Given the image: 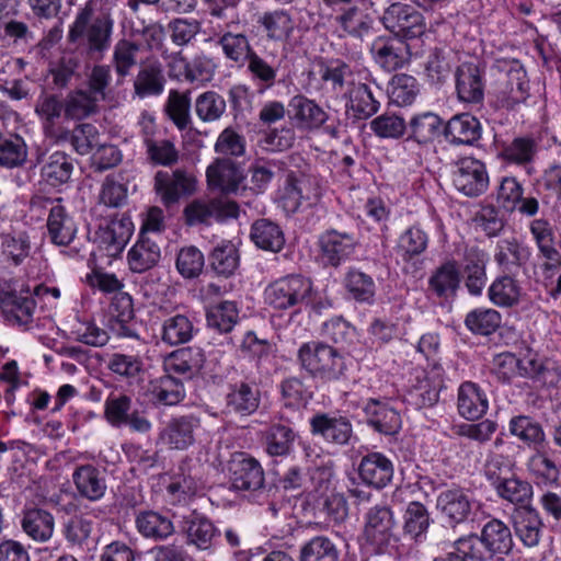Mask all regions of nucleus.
I'll return each mask as SVG.
<instances>
[{
	"label": "nucleus",
	"mask_w": 561,
	"mask_h": 561,
	"mask_svg": "<svg viewBox=\"0 0 561 561\" xmlns=\"http://www.w3.org/2000/svg\"><path fill=\"white\" fill-rule=\"evenodd\" d=\"M363 546L374 554H394L401 538L393 511L386 504L369 507L363 516L360 535Z\"/></svg>",
	"instance_id": "nucleus-1"
},
{
	"label": "nucleus",
	"mask_w": 561,
	"mask_h": 561,
	"mask_svg": "<svg viewBox=\"0 0 561 561\" xmlns=\"http://www.w3.org/2000/svg\"><path fill=\"white\" fill-rule=\"evenodd\" d=\"M297 360L309 376L324 382L339 380L346 370L344 357L332 346L318 341L302 343Z\"/></svg>",
	"instance_id": "nucleus-2"
},
{
	"label": "nucleus",
	"mask_w": 561,
	"mask_h": 561,
	"mask_svg": "<svg viewBox=\"0 0 561 561\" xmlns=\"http://www.w3.org/2000/svg\"><path fill=\"white\" fill-rule=\"evenodd\" d=\"M314 289L310 278L290 274L275 279L264 289V300L275 310H301L313 304Z\"/></svg>",
	"instance_id": "nucleus-3"
},
{
	"label": "nucleus",
	"mask_w": 561,
	"mask_h": 561,
	"mask_svg": "<svg viewBox=\"0 0 561 561\" xmlns=\"http://www.w3.org/2000/svg\"><path fill=\"white\" fill-rule=\"evenodd\" d=\"M114 21L108 13H93L91 2L79 10L68 33L70 42L84 39L90 50L102 51L108 47Z\"/></svg>",
	"instance_id": "nucleus-4"
},
{
	"label": "nucleus",
	"mask_w": 561,
	"mask_h": 561,
	"mask_svg": "<svg viewBox=\"0 0 561 561\" xmlns=\"http://www.w3.org/2000/svg\"><path fill=\"white\" fill-rule=\"evenodd\" d=\"M330 5H341L334 18L340 36L363 38L373 30L376 10L373 0H324Z\"/></svg>",
	"instance_id": "nucleus-5"
},
{
	"label": "nucleus",
	"mask_w": 561,
	"mask_h": 561,
	"mask_svg": "<svg viewBox=\"0 0 561 561\" xmlns=\"http://www.w3.org/2000/svg\"><path fill=\"white\" fill-rule=\"evenodd\" d=\"M412 383L407 393V401L415 408L434 405L439 399L444 387V368L434 363L427 368L416 369Z\"/></svg>",
	"instance_id": "nucleus-6"
},
{
	"label": "nucleus",
	"mask_w": 561,
	"mask_h": 561,
	"mask_svg": "<svg viewBox=\"0 0 561 561\" xmlns=\"http://www.w3.org/2000/svg\"><path fill=\"white\" fill-rule=\"evenodd\" d=\"M289 107L298 128L314 131L323 127L331 137H339L340 123L331 122L330 114L314 100L300 94L295 95L289 102Z\"/></svg>",
	"instance_id": "nucleus-7"
},
{
	"label": "nucleus",
	"mask_w": 561,
	"mask_h": 561,
	"mask_svg": "<svg viewBox=\"0 0 561 561\" xmlns=\"http://www.w3.org/2000/svg\"><path fill=\"white\" fill-rule=\"evenodd\" d=\"M453 184L469 197L482 195L489 187V173L485 164L474 157H462L453 163Z\"/></svg>",
	"instance_id": "nucleus-8"
},
{
	"label": "nucleus",
	"mask_w": 561,
	"mask_h": 561,
	"mask_svg": "<svg viewBox=\"0 0 561 561\" xmlns=\"http://www.w3.org/2000/svg\"><path fill=\"white\" fill-rule=\"evenodd\" d=\"M385 27L397 36L413 38L424 31V20L421 12L405 3H393L386 9L381 16Z\"/></svg>",
	"instance_id": "nucleus-9"
},
{
	"label": "nucleus",
	"mask_w": 561,
	"mask_h": 561,
	"mask_svg": "<svg viewBox=\"0 0 561 561\" xmlns=\"http://www.w3.org/2000/svg\"><path fill=\"white\" fill-rule=\"evenodd\" d=\"M231 488L237 491H256L264 485L260 462L244 453H236L228 463Z\"/></svg>",
	"instance_id": "nucleus-10"
},
{
	"label": "nucleus",
	"mask_w": 561,
	"mask_h": 561,
	"mask_svg": "<svg viewBox=\"0 0 561 561\" xmlns=\"http://www.w3.org/2000/svg\"><path fill=\"white\" fill-rule=\"evenodd\" d=\"M239 206L228 199H195L184 209L186 224L190 226L210 224L211 220L237 218Z\"/></svg>",
	"instance_id": "nucleus-11"
},
{
	"label": "nucleus",
	"mask_w": 561,
	"mask_h": 561,
	"mask_svg": "<svg viewBox=\"0 0 561 561\" xmlns=\"http://www.w3.org/2000/svg\"><path fill=\"white\" fill-rule=\"evenodd\" d=\"M201 420L191 414L171 419L161 430L159 443L174 450H186L196 440Z\"/></svg>",
	"instance_id": "nucleus-12"
},
{
	"label": "nucleus",
	"mask_w": 561,
	"mask_h": 561,
	"mask_svg": "<svg viewBox=\"0 0 561 561\" xmlns=\"http://www.w3.org/2000/svg\"><path fill=\"white\" fill-rule=\"evenodd\" d=\"M476 501L470 491L453 488L439 493L436 506L449 525L461 524L469 518Z\"/></svg>",
	"instance_id": "nucleus-13"
},
{
	"label": "nucleus",
	"mask_w": 561,
	"mask_h": 561,
	"mask_svg": "<svg viewBox=\"0 0 561 561\" xmlns=\"http://www.w3.org/2000/svg\"><path fill=\"white\" fill-rule=\"evenodd\" d=\"M320 195L319 187L313 186L310 180L297 179L289 174L279 190L278 203L287 214H294L302 205V202L316 203Z\"/></svg>",
	"instance_id": "nucleus-14"
},
{
	"label": "nucleus",
	"mask_w": 561,
	"mask_h": 561,
	"mask_svg": "<svg viewBox=\"0 0 561 561\" xmlns=\"http://www.w3.org/2000/svg\"><path fill=\"white\" fill-rule=\"evenodd\" d=\"M528 228L539 255L545 259L543 267L546 270L558 268L561 265V253L557 249L553 225L548 219L537 218L529 222Z\"/></svg>",
	"instance_id": "nucleus-15"
},
{
	"label": "nucleus",
	"mask_w": 561,
	"mask_h": 561,
	"mask_svg": "<svg viewBox=\"0 0 561 561\" xmlns=\"http://www.w3.org/2000/svg\"><path fill=\"white\" fill-rule=\"evenodd\" d=\"M357 240L354 234L329 230L319 238L321 255L327 263L339 266L346 261L355 251Z\"/></svg>",
	"instance_id": "nucleus-16"
},
{
	"label": "nucleus",
	"mask_w": 561,
	"mask_h": 561,
	"mask_svg": "<svg viewBox=\"0 0 561 561\" xmlns=\"http://www.w3.org/2000/svg\"><path fill=\"white\" fill-rule=\"evenodd\" d=\"M393 472L392 461L379 451L365 455L358 466V473L363 482L375 489L388 485L393 478Z\"/></svg>",
	"instance_id": "nucleus-17"
},
{
	"label": "nucleus",
	"mask_w": 561,
	"mask_h": 561,
	"mask_svg": "<svg viewBox=\"0 0 561 561\" xmlns=\"http://www.w3.org/2000/svg\"><path fill=\"white\" fill-rule=\"evenodd\" d=\"M311 433L334 445H346L353 435L351 422L340 415L317 414L310 420Z\"/></svg>",
	"instance_id": "nucleus-18"
},
{
	"label": "nucleus",
	"mask_w": 561,
	"mask_h": 561,
	"mask_svg": "<svg viewBox=\"0 0 561 561\" xmlns=\"http://www.w3.org/2000/svg\"><path fill=\"white\" fill-rule=\"evenodd\" d=\"M154 187L164 205L176 203L181 196L194 191V179L182 170L173 173L159 171L154 176Z\"/></svg>",
	"instance_id": "nucleus-19"
},
{
	"label": "nucleus",
	"mask_w": 561,
	"mask_h": 561,
	"mask_svg": "<svg viewBox=\"0 0 561 561\" xmlns=\"http://www.w3.org/2000/svg\"><path fill=\"white\" fill-rule=\"evenodd\" d=\"M137 531L146 539L163 541L175 533V526L168 513L147 510L136 515Z\"/></svg>",
	"instance_id": "nucleus-20"
},
{
	"label": "nucleus",
	"mask_w": 561,
	"mask_h": 561,
	"mask_svg": "<svg viewBox=\"0 0 561 561\" xmlns=\"http://www.w3.org/2000/svg\"><path fill=\"white\" fill-rule=\"evenodd\" d=\"M344 99L346 113L357 121L370 118L380 108V102L366 82H355Z\"/></svg>",
	"instance_id": "nucleus-21"
},
{
	"label": "nucleus",
	"mask_w": 561,
	"mask_h": 561,
	"mask_svg": "<svg viewBox=\"0 0 561 561\" xmlns=\"http://www.w3.org/2000/svg\"><path fill=\"white\" fill-rule=\"evenodd\" d=\"M523 187L515 178H504L497 190V199L510 210L517 209L520 214L533 217L539 210L535 197H523Z\"/></svg>",
	"instance_id": "nucleus-22"
},
{
	"label": "nucleus",
	"mask_w": 561,
	"mask_h": 561,
	"mask_svg": "<svg viewBox=\"0 0 561 561\" xmlns=\"http://www.w3.org/2000/svg\"><path fill=\"white\" fill-rule=\"evenodd\" d=\"M457 409L466 420H478L489 409V400L479 385L465 381L458 388Z\"/></svg>",
	"instance_id": "nucleus-23"
},
{
	"label": "nucleus",
	"mask_w": 561,
	"mask_h": 561,
	"mask_svg": "<svg viewBox=\"0 0 561 561\" xmlns=\"http://www.w3.org/2000/svg\"><path fill=\"white\" fill-rule=\"evenodd\" d=\"M48 234L53 243L67 245L76 237L77 226L61 205L60 199L49 202Z\"/></svg>",
	"instance_id": "nucleus-24"
},
{
	"label": "nucleus",
	"mask_w": 561,
	"mask_h": 561,
	"mask_svg": "<svg viewBox=\"0 0 561 561\" xmlns=\"http://www.w3.org/2000/svg\"><path fill=\"white\" fill-rule=\"evenodd\" d=\"M183 531L186 535L188 545L198 550H208L211 548L215 538L218 536V529L214 523L204 515L192 513L183 520Z\"/></svg>",
	"instance_id": "nucleus-25"
},
{
	"label": "nucleus",
	"mask_w": 561,
	"mask_h": 561,
	"mask_svg": "<svg viewBox=\"0 0 561 561\" xmlns=\"http://www.w3.org/2000/svg\"><path fill=\"white\" fill-rule=\"evenodd\" d=\"M134 309L131 297L127 294L115 296L110 306L108 327L118 337H135L136 330L133 324Z\"/></svg>",
	"instance_id": "nucleus-26"
},
{
	"label": "nucleus",
	"mask_w": 561,
	"mask_h": 561,
	"mask_svg": "<svg viewBox=\"0 0 561 561\" xmlns=\"http://www.w3.org/2000/svg\"><path fill=\"white\" fill-rule=\"evenodd\" d=\"M260 401V390L253 383L240 381L228 387L226 407L231 412L250 415L257 410Z\"/></svg>",
	"instance_id": "nucleus-27"
},
{
	"label": "nucleus",
	"mask_w": 561,
	"mask_h": 561,
	"mask_svg": "<svg viewBox=\"0 0 561 561\" xmlns=\"http://www.w3.org/2000/svg\"><path fill=\"white\" fill-rule=\"evenodd\" d=\"M502 69L506 72L507 81L503 100L506 107L523 103L528 98L529 84L526 71L517 60L503 61Z\"/></svg>",
	"instance_id": "nucleus-28"
},
{
	"label": "nucleus",
	"mask_w": 561,
	"mask_h": 561,
	"mask_svg": "<svg viewBox=\"0 0 561 561\" xmlns=\"http://www.w3.org/2000/svg\"><path fill=\"white\" fill-rule=\"evenodd\" d=\"M456 89L462 102L477 104L483 100L484 83L478 66L467 62L458 67Z\"/></svg>",
	"instance_id": "nucleus-29"
},
{
	"label": "nucleus",
	"mask_w": 561,
	"mask_h": 561,
	"mask_svg": "<svg viewBox=\"0 0 561 561\" xmlns=\"http://www.w3.org/2000/svg\"><path fill=\"white\" fill-rule=\"evenodd\" d=\"M375 61L387 71H393L407 61L408 46L400 39L376 38L371 44Z\"/></svg>",
	"instance_id": "nucleus-30"
},
{
	"label": "nucleus",
	"mask_w": 561,
	"mask_h": 561,
	"mask_svg": "<svg viewBox=\"0 0 561 561\" xmlns=\"http://www.w3.org/2000/svg\"><path fill=\"white\" fill-rule=\"evenodd\" d=\"M211 187L224 193H237L243 180L242 171L230 160H217L206 171Z\"/></svg>",
	"instance_id": "nucleus-31"
},
{
	"label": "nucleus",
	"mask_w": 561,
	"mask_h": 561,
	"mask_svg": "<svg viewBox=\"0 0 561 561\" xmlns=\"http://www.w3.org/2000/svg\"><path fill=\"white\" fill-rule=\"evenodd\" d=\"M481 131L480 122L467 113L455 115L445 126L446 139L455 145H473L480 139Z\"/></svg>",
	"instance_id": "nucleus-32"
},
{
	"label": "nucleus",
	"mask_w": 561,
	"mask_h": 561,
	"mask_svg": "<svg viewBox=\"0 0 561 561\" xmlns=\"http://www.w3.org/2000/svg\"><path fill=\"white\" fill-rule=\"evenodd\" d=\"M205 362L204 354L197 347H183L172 352L163 362L164 370L170 374H178L192 377L198 373Z\"/></svg>",
	"instance_id": "nucleus-33"
},
{
	"label": "nucleus",
	"mask_w": 561,
	"mask_h": 561,
	"mask_svg": "<svg viewBox=\"0 0 561 561\" xmlns=\"http://www.w3.org/2000/svg\"><path fill=\"white\" fill-rule=\"evenodd\" d=\"M512 519L516 536L526 547L531 548L539 543L541 520L534 508L522 505L514 510Z\"/></svg>",
	"instance_id": "nucleus-34"
},
{
	"label": "nucleus",
	"mask_w": 561,
	"mask_h": 561,
	"mask_svg": "<svg viewBox=\"0 0 561 561\" xmlns=\"http://www.w3.org/2000/svg\"><path fill=\"white\" fill-rule=\"evenodd\" d=\"M364 412L368 423L379 433L393 435L401 427V416L388 403L370 400L366 403Z\"/></svg>",
	"instance_id": "nucleus-35"
},
{
	"label": "nucleus",
	"mask_w": 561,
	"mask_h": 561,
	"mask_svg": "<svg viewBox=\"0 0 561 561\" xmlns=\"http://www.w3.org/2000/svg\"><path fill=\"white\" fill-rule=\"evenodd\" d=\"M77 491L90 501L101 500L106 491L104 473L92 465L78 467L73 474Z\"/></svg>",
	"instance_id": "nucleus-36"
},
{
	"label": "nucleus",
	"mask_w": 561,
	"mask_h": 561,
	"mask_svg": "<svg viewBox=\"0 0 561 561\" xmlns=\"http://www.w3.org/2000/svg\"><path fill=\"white\" fill-rule=\"evenodd\" d=\"M160 257V247L148 236H139L127 254L129 268L134 273H144L151 270L158 264Z\"/></svg>",
	"instance_id": "nucleus-37"
},
{
	"label": "nucleus",
	"mask_w": 561,
	"mask_h": 561,
	"mask_svg": "<svg viewBox=\"0 0 561 561\" xmlns=\"http://www.w3.org/2000/svg\"><path fill=\"white\" fill-rule=\"evenodd\" d=\"M30 238L24 231L10 230L0 233V257L9 265L18 266L28 257Z\"/></svg>",
	"instance_id": "nucleus-38"
},
{
	"label": "nucleus",
	"mask_w": 561,
	"mask_h": 561,
	"mask_svg": "<svg viewBox=\"0 0 561 561\" xmlns=\"http://www.w3.org/2000/svg\"><path fill=\"white\" fill-rule=\"evenodd\" d=\"M523 288L513 274L497 276L488 288L489 299L499 307L507 308L519 304Z\"/></svg>",
	"instance_id": "nucleus-39"
},
{
	"label": "nucleus",
	"mask_w": 561,
	"mask_h": 561,
	"mask_svg": "<svg viewBox=\"0 0 561 561\" xmlns=\"http://www.w3.org/2000/svg\"><path fill=\"white\" fill-rule=\"evenodd\" d=\"M481 538L491 557L508 554L514 545L511 529L500 519L489 520L481 530Z\"/></svg>",
	"instance_id": "nucleus-40"
},
{
	"label": "nucleus",
	"mask_w": 561,
	"mask_h": 561,
	"mask_svg": "<svg viewBox=\"0 0 561 561\" xmlns=\"http://www.w3.org/2000/svg\"><path fill=\"white\" fill-rule=\"evenodd\" d=\"M528 251L515 239L497 241L494 250V261L499 268L506 274H514L528 259Z\"/></svg>",
	"instance_id": "nucleus-41"
},
{
	"label": "nucleus",
	"mask_w": 561,
	"mask_h": 561,
	"mask_svg": "<svg viewBox=\"0 0 561 561\" xmlns=\"http://www.w3.org/2000/svg\"><path fill=\"white\" fill-rule=\"evenodd\" d=\"M320 76L323 89L335 99H344L356 82L354 73L345 64L328 66L321 70Z\"/></svg>",
	"instance_id": "nucleus-42"
},
{
	"label": "nucleus",
	"mask_w": 561,
	"mask_h": 561,
	"mask_svg": "<svg viewBox=\"0 0 561 561\" xmlns=\"http://www.w3.org/2000/svg\"><path fill=\"white\" fill-rule=\"evenodd\" d=\"M432 519L427 508L420 502H410L403 514V531L413 541H425Z\"/></svg>",
	"instance_id": "nucleus-43"
},
{
	"label": "nucleus",
	"mask_w": 561,
	"mask_h": 561,
	"mask_svg": "<svg viewBox=\"0 0 561 561\" xmlns=\"http://www.w3.org/2000/svg\"><path fill=\"white\" fill-rule=\"evenodd\" d=\"M250 237L257 248L271 252L280 251L285 243V237L279 226L268 219L254 221Z\"/></svg>",
	"instance_id": "nucleus-44"
},
{
	"label": "nucleus",
	"mask_w": 561,
	"mask_h": 561,
	"mask_svg": "<svg viewBox=\"0 0 561 561\" xmlns=\"http://www.w3.org/2000/svg\"><path fill=\"white\" fill-rule=\"evenodd\" d=\"M387 93L391 104L400 107L410 106L420 93V84L413 76L398 73L389 81Z\"/></svg>",
	"instance_id": "nucleus-45"
},
{
	"label": "nucleus",
	"mask_w": 561,
	"mask_h": 561,
	"mask_svg": "<svg viewBox=\"0 0 561 561\" xmlns=\"http://www.w3.org/2000/svg\"><path fill=\"white\" fill-rule=\"evenodd\" d=\"M54 517L39 508L28 510L22 518V528L35 541H46L54 533Z\"/></svg>",
	"instance_id": "nucleus-46"
},
{
	"label": "nucleus",
	"mask_w": 561,
	"mask_h": 561,
	"mask_svg": "<svg viewBox=\"0 0 561 561\" xmlns=\"http://www.w3.org/2000/svg\"><path fill=\"white\" fill-rule=\"evenodd\" d=\"M344 286L348 295L362 304H373L376 285L373 277L357 268H350L344 277Z\"/></svg>",
	"instance_id": "nucleus-47"
},
{
	"label": "nucleus",
	"mask_w": 561,
	"mask_h": 561,
	"mask_svg": "<svg viewBox=\"0 0 561 561\" xmlns=\"http://www.w3.org/2000/svg\"><path fill=\"white\" fill-rule=\"evenodd\" d=\"M65 105L54 95L41 96L36 103L35 112L44 123L46 133L57 140H67L68 131L55 130V122L61 116Z\"/></svg>",
	"instance_id": "nucleus-48"
},
{
	"label": "nucleus",
	"mask_w": 561,
	"mask_h": 561,
	"mask_svg": "<svg viewBox=\"0 0 561 561\" xmlns=\"http://www.w3.org/2000/svg\"><path fill=\"white\" fill-rule=\"evenodd\" d=\"M149 391L152 400L163 405H175L185 397L183 383L171 375L151 381Z\"/></svg>",
	"instance_id": "nucleus-49"
},
{
	"label": "nucleus",
	"mask_w": 561,
	"mask_h": 561,
	"mask_svg": "<svg viewBox=\"0 0 561 561\" xmlns=\"http://www.w3.org/2000/svg\"><path fill=\"white\" fill-rule=\"evenodd\" d=\"M72 171L71 157L65 152L55 151L42 167V176L49 185L58 186L70 180Z\"/></svg>",
	"instance_id": "nucleus-50"
},
{
	"label": "nucleus",
	"mask_w": 561,
	"mask_h": 561,
	"mask_svg": "<svg viewBox=\"0 0 561 561\" xmlns=\"http://www.w3.org/2000/svg\"><path fill=\"white\" fill-rule=\"evenodd\" d=\"M460 277L456 262L449 261L438 267L428 279V286L438 297H448L455 294Z\"/></svg>",
	"instance_id": "nucleus-51"
},
{
	"label": "nucleus",
	"mask_w": 561,
	"mask_h": 561,
	"mask_svg": "<svg viewBox=\"0 0 561 561\" xmlns=\"http://www.w3.org/2000/svg\"><path fill=\"white\" fill-rule=\"evenodd\" d=\"M321 333L324 339L343 348L351 347L358 341L356 328L342 317H334L323 322Z\"/></svg>",
	"instance_id": "nucleus-52"
},
{
	"label": "nucleus",
	"mask_w": 561,
	"mask_h": 561,
	"mask_svg": "<svg viewBox=\"0 0 561 561\" xmlns=\"http://www.w3.org/2000/svg\"><path fill=\"white\" fill-rule=\"evenodd\" d=\"M335 543L325 536H316L300 548L299 561H339Z\"/></svg>",
	"instance_id": "nucleus-53"
},
{
	"label": "nucleus",
	"mask_w": 561,
	"mask_h": 561,
	"mask_svg": "<svg viewBox=\"0 0 561 561\" xmlns=\"http://www.w3.org/2000/svg\"><path fill=\"white\" fill-rule=\"evenodd\" d=\"M204 489V482L198 477L196 470L188 472L182 471L174 477L172 482L168 485V493L173 496L174 502H185L187 499L196 495Z\"/></svg>",
	"instance_id": "nucleus-54"
},
{
	"label": "nucleus",
	"mask_w": 561,
	"mask_h": 561,
	"mask_svg": "<svg viewBox=\"0 0 561 561\" xmlns=\"http://www.w3.org/2000/svg\"><path fill=\"white\" fill-rule=\"evenodd\" d=\"M134 87L136 94L140 98L161 94L164 88V78L160 65L150 64L144 67L138 72Z\"/></svg>",
	"instance_id": "nucleus-55"
},
{
	"label": "nucleus",
	"mask_w": 561,
	"mask_h": 561,
	"mask_svg": "<svg viewBox=\"0 0 561 561\" xmlns=\"http://www.w3.org/2000/svg\"><path fill=\"white\" fill-rule=\"evenodd\" d=\"M502 316L492 308H477L470 311L465 324L474 334L490 335L501 325Z\"/></svg>",
	"instance_id": "nucleus-56"
},
{
	"label": "nucleus",
	"mask_w": 561,
	"mask_h": 561,
	"mask_svg": "<svg viewBox=\"0 0 561 561\" xmlns=\"http://www.w3.org/2000/svg\"><path fill=\"white\" fill-rule=\"evenodd\" d=\"M209 328L220 333L230 332L239 320V310L233 301H222L211 307L206 316Z\"/></svg>",
	"instance_id": "nucleus-57"
},
{
	"label": "nucleus",
	"mask_w": 561,
	"mask_h": 561,
	"mask_svg": "<svg viewBox=\"0 0 561 561\" xmlns=\"http://www.w3.org/2000/svg\"><path fill=\"white\" fill-rule=\"evenodd\" d=\"M296 438L294 431L284 424H273L266 431V451L271 456H286L291 449Z\"/></svg>",
	"instance_id": "nucleus-58"
},
{
	"label": "nucleus",
	"mask_w": 561,
	"mask_h": 561,
	"mask_svg": "<svg viewBox=\"0 0 561 561\" xmlns=\"http://www.w3.org/2000/svg\"><path fill=\"white\" fill-rule=\"evenodd\" d=\"M428 244V234L419 226L407 228L398 239V251L404 260L422 254Z\"/></svg>",
	"instance_id": "nucleus-59"
},
{
	"label": "nucleus",
	"mask_w": 561,
	"mask_h": 561,
	"mask_svg": "<svg viewBox=\"0 0 561 561\" xmlns=\"http://www.w3.org/2000/svg\"><path fill=\"white\" fill-rule=\"evenodd\" d=\"M213 270L222 276H230L239 266V253L236 245L230 241L217 244L210 254Z\"/></svg>",
	"instance_id": "nucleus-60"
},
{
	"label": "nucleus",
	"mask_w": 561,
	"mask_h": 561,
	"mask_svg": "<svg viewBox=\"0 0 561 561\" xmlns=\"http://www.w3.org/2000/svg\"><path fill=\"white\" fill-rule=\"evenodd\" d=\"M440 126V117L432 112L414 115L409 124L411 138L419 144H427L438 135Z\"/></svg>",
	"instance_id": "nucleus-61"
},
{
	"label": "nucleus",
	"mask_w": 561,
	"mask_h": 561,
	"mask_svg": "<svg viewBox=\"0 0 561 561\" xmlns=\"http://www.w3.org/2000/svg\"><path fill=\"white\" fill-rule=\"evenodd\" d=\"M27 158V147L19 135L4 137L0 135V165L15 168L22 165Z\"/></svg>",
	"instance_id": "nucleus-62"
},
{
	"label": "nucleus",
	"mask_w": 561,
	"mask_h": 561,
	"mask_svg": "<svg viewBox=\"0 0 561 561\" xmlns=\"http://www.w3.org/2000/svg\"><path fill=\"white\" fill-rule=\"evenodd\" d=\"M131 237L129 222L113 221L102 233V243L108 256L119 255Z\"/></svg>",
	"instance_id": "nucleus-63"
},
{
	"label": "nucleus",
	"mask_w": 561,
	"mask_h": 561,
	"mask_svg": "<svg viewBox=\"0 0 561 561\" xmlns=\"http://www.w3.org/2000/svg\"><path fill=\"white\" fill-rule=\"evenodd\" d=\"M260 23L268 38L274 41L287 39L295 28V22L288 12L278 10L265 13Z\"/></svg>",
	"instance_id": "nucleus-64"
}]
</instances>
